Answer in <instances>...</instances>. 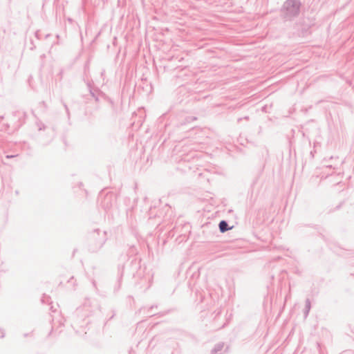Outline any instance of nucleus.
I'll return each instance as SVG.
<instances>
[{"instance_id":"nucleus-1","label":"nucleus","mask_w":354,"mask_h":354,"mask_svg":"<svg viewBox=\"0 0 354 354\" xmlns=\"http://www.w3.org/2000/svg\"><path fill=\"white\" fill-rule=\"evenodd\" d=\"M301 2L299 0H286L281 9L283 17L286 20H292L300 12Z\"/></svg>"},{"instance_id":"nucleus-2","label":"nucleus","mask_w":354,"mask_h":354,"mask_svg":"<svg viewBox=\"0 0 354 354\" xmlns=\"http://www.w3.org/2000/svg\"><path fill=\"white\" fill-rule=\"evenodd\" d=\"M107 240L106 232L99 229L94 230L89 234V250L97 252L104 245Z\"/></svg>"},{"instance_id":"nucleus-3","label":"nucleus","mask_w":354,"mask_h":354,"mask_svg":"<svg viewBox=\"0 0 354 354\" xmlns=\"http://www.w3.org/2000/svg\"><path fill=\"white\" fill-rule=\"evenodd\" d=\"M86 85L88 86V88L91 95L95 99V100L96 102H98L99 101L98 94H99L100 90L98 88H93L92 87V84L90 82H88L86 83Z\"/></svg>"},{"instance_id":"nucleus-4","label":"nucleus","mask_w":354,"mask_h":354,"mask_svg":"<svg viewBox=\"0 0 354 354\" xmlns=\"http://www.w3.org/2000/svg\"><path fill=\"white\" fill-rule=\"evenodd\" d=\"M218 228L220 232L222 233L225 232L230 229L228 223L225 220H222L220 221V223H218Z\"/></svg>"},{"instance_id":"nucleus-5","label":"nucleus","mask_w":354,"mask_h":354,"mask_svg":"<svg viewBox=\"0 0 354 354\" xmlns=\"http://www.w3.org/2000/svg\"><path fill=\"white\" fill-rule=\"evenodd\" d=\"M223 346H224L223 342H219V343L216 344L214 346V347L212 348V350L211 351V353L212 354L217 353L218 352L221 351L223 349Z\"/></svg>"},{"instance_id":"nucleus-6","label":"nucleus","mask_w":354,"mask_h":354,"mask_svg":"<svg viewBox=\"0 0 354 354\" xmlns=\"http://www.w3.org/2000/svg\"><path fill=\"white\" fill-rule=\"evenodd\" d=\"M305 303H306V305H305V310H304V315L306 317L308 315L309 311L311 308V305H310V301L309 299H306Z\"/></svg>"},{"instance_id":"nucleus-7","label":"nucleus","mask_w":354,"mask_h":354,"mask_svg":"<svg viewBox=\"0 0 354 354\" xmlns=\"http://www.w3.org/2000/svg\"><path fill=\"white\" fill-rule=\"evenodd\" d=\"M4 336H5V331L2 328H0V338H3Z\"/></svg>"},{"instance_id":"nucleus-8","label":"nucleus","mask_w":354,"mask_h":354,"mask_svg":"<svg viewBox=\"0 0 354 354\" xmlns=\"http://www.w3.org/2000/svg\"><path fill=\"white\" fill-rule=\"evenodd\" d=\"M64 108H65L67 113L69 114V111H68V108L67 105L65 103H64Z\"/></svg>"},{"instance_id":"nucleus-9","label":"nucleus","mask_w":354,"mask_h":354,"mask_svg":"<svg viewBox=\"0 0 354 354\" xmlns=\"http://www.w3.org/2000/svg\"><path fill=\"white\" fill-rule=\"evenodd\" d=\"M15 156H15V155H7V156H6V158H14V157H15Z\"/></svg>"},{"instance_id":"nucleus-10","label":"nucleus","mask_w":354,"mask_h":354,"mask_svg":"<svg viewBox=\"0 0 354 354\" xmlns=\"http://www.w3.org/2000/svg\"><path fill=\"white\" fill-rule=\"evenodd\" d=\"M157 307H158L157 306H151L148 309V313H149V312H150V310H151V309H153V308H157Z\"/></svg>"},{"instance_id":"nucleus-11","label":"nucleus","mask_w":354,"mask_h":354,"mask_svg":"<svg viewBox=\"0 0 354 354\" xmlns=\"http://www.w3.org/2000/svg\"><path fill=\"white\" fill-rule=\"evenodd\" d=\"M44 298H48V297H46V296H44V297H43V299H41V301H42V302H44Z\"/></svg>"},{"instance_id":"nucleus-12","label":"nucleus","mask_w":354,"mask_h":354,"mask_svg":"<svg viewBox=\"0 0 354 354\" xmlns=\"http://www.w3.org/2000/svg\"><path fill=\"white\" fill-rule=\"evenodd\" d=\"M92 283H93V286H96V284H95V281H93V282H92Z\"/></svg>"},{"instance_id":"nucleus-13","label":"nucleus","mask_w":354,"mask_h":354,"mask_svg":"<svg viewBox=\"0 0 354 354\" xmlns=\"http://www.w3.org/2000/svg\"><path fill=\"white\" fill-rule=\"evenodd\" d=\"M244 118H245V120H248V119H249V117H248V116H245Z\"/></svg>"}]
</instances>
